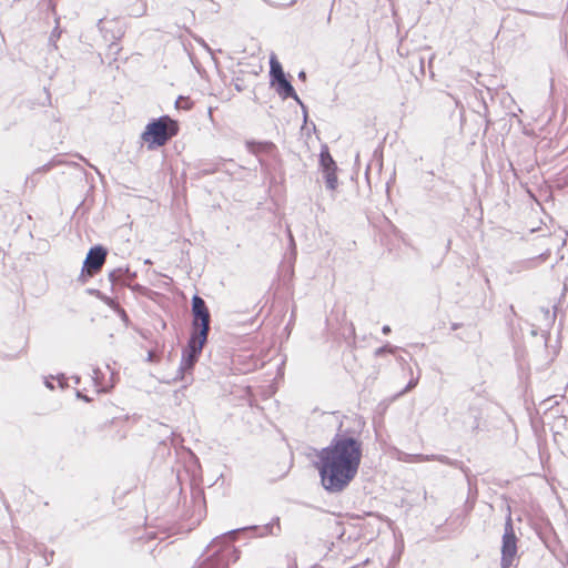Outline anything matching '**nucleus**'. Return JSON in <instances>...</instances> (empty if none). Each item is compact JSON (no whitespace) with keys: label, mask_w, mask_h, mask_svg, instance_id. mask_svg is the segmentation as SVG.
Segmentation results:
<instances>
[{"label":"nucleus","mask_w":568,"mask_h":568,"mask_svg":"<svg viewBox=\"0 0 568 568\" xmlns=\"http://www.w3.org/2000/svg\"><path fill=\"white\" fill-rule=\"evenodd\" d=\"M316 457L323 488L329 494L344 491L361 466L363 443L359 434L339 428L329 445L318 450Z\"/></svg>","instance_id":"obj_1"},{"label":"nucleus","mask_w":568,"mask_h":568,"mask_svg":"<svg viewBox=\"0 0 568 568\" xmlns=\"http://www.w3.org/2000/svg\"><path fill=\"white\" fill-rule=\"evenodd\" d=\"M258 526L237 528L215 537L209 546L210 554L201 558L195 568H229L231 557L239 559V551L231 546L234 536L245 529H257Z\"/></svg>","instance_id":"obj_2"},{"label":"nucleus","mask_w":568,"mask_h":568,"mask_svg":"<svg viewBox=\"0 0 568 568\" xmlns=\"http://www.w3.org/2000/svg\"><path fill=\"white\" fill-rule=\"evenodd\" d=\"M179 122L170 115L152 119L141 133V139L148 145V150H155L165 145L179 133Z\"/></svg>","instance_id":"obj_3"},{"label":"nucleus","mask_w":568,"mask_h":568,"mask_svg":"<svg viewBox=\"0 0 568 568\" xmlns=\"http://www.w3.org/2000/svg\"><path fill=\"white\" fill-rule=\"evenodd\" d=\"M207 337L206 335H199L191 332L186 346L182 349L176 378L187 381V377L192 375V371L202 354Z\"/></svg>","instance_id":"obj_4"},{"label":"nucleus","mask_w":568,"mask_h":568,"mask_svg":"<svg viewBox=\"0 0 568 568\" xmlns=\"http://www.w3.org/2000/svg\"><path fill=\"white\" fill-rule=\"evenodd\" d=\"M191 312V332L209 336L211 329V314L205 301L197 294H194L192 297Z\"/></svg>","instance_id":"obj_5"},{"label":"nucleus","mask_w":568,"mask_h":568,"mask_svg":"<svg viewBox=\"0 0 568 568\" xmlns=\"http://www.w3.org/2000/svg\"><path fill=\"white\" fill-rule=\"evenodd\" d=\"M106 256L108 248L103 245L97 244L90 247L83 261L82 271L78 281L85 283L87 277H92L99 273L105 263Z\"/></svg>","instance_id":"obj_6"},{"label":"nucleus","mask_w":568,"mask_h":568,"mask_svg":"<svg viewBox=\"0 0 568 568\" xmlns=\"http://www.w3.org/2000/svg\"><path fill=\"white\" fill-rule=\"evenodd\" d=\"M516 554L517 537L513 525L511 514L509 513L506 518L501 541V568H509L513 565Z\"/></svg>","instance_id":"obj_7"},{"label":"nucleus","mask_w":568,"mask_h":568,"mask_svg":"<svg viewBox=\"0 0 568 568\" xmlns=\"http://www.w3.org/2000/svg\"><path fill=\"white\" fill-rule=\"evenodd\" d=\"M246 150L257 156L258 163L264 166V161L261 158L262 154H265L271 158H275L277 153V146L271 141H255L247 140L245 142Z\"/></svg>","instance_id":"obj_8"},{"label":"nucleus","mask_w":568,"mask_h":568,"mask_svg":"<svg viewBox=\"0 0 568 568\" xmlns=\"http://www.w3.org/2000/svg\"><path fill=\"white\" fill-rule=\"evenodd\" d=\"M110 24H112V28H109L106 26V23L104 22V19H99L97 27H98L99 31L101 32V34L103 36L104 40L111 42L109 48L111 50H114V52L116 53L119 51L116 40H120L123 37L124 31L114 21L110 22Z\"/></svg>","instance_id":"obj_9"},{"label":"nucleus","mask_w":568,"mask_h":568,"mask_svg":"<svg viewBox=\"0 0 568 568\" xmlns=\"http://www.w3.org/2000/svg\"><path fill=\"white\" fill-rule=\"evenodd\" d=\"M487 400L483 396H476L473 400L469 402L468 405V415L471 419L470 427L473 432H478L483 415V407L486 405Z\"/></svg>","instance_id":"obj_10"},{"label":"nucleus","mask_w":568,"mask_h":568,"mask_svg":"<svg viewBox=\"0 0 568 568\" xmlns=\"http://www.w3.org/2000/svg\"><path fill=\"white\" fill-rule=\"evenodd\" d=\"M271 87H273L276 91V93L282 99H288L293 98L298 104H301L303 108V103L300 100L298 95L295 92V89L293 88L292 83L286 79V77L280 78L277 80L271 81Z\"/></svg>","instance_id":"obj_11"},{"label":"nucleus","mask_w":568,"mask_h":568,"mask_svg":"<svg viewBox=\"0 0 568 568\" xmlns=\"http://www.w3.org/2000/svg\"><path fill=\"white\" fill-rule=\"evenodd\" d=\"M135 277L136 273L131 272L129 267H118L109 273V281L112 285L121 284L131 286V283Z\"/></svg>","instance_id":"obj_12"},{"label":"nucleus","mask_w":568,"mask_h":568,"mask_svg":"<svg viewBox=\"0 0 568 568\" xmlns=\"http://www.w3.org/2000/svg\"><path fill=\"white\" fill-rule=\"evenodd\" d=\"M318 162L322 172L328 170H337V164L331 155L327 145H322Z\"/></svg>","instance_id":"obj_13"},{"label":"nucleus","mask_w":568,"mask_h":568,"mask_svg":"<svg viewBox=\"0 0 568 568\" xmlns=\"http://www.w3.org/2000/svg\"><path fill=\"white\" fill-rule=\"evenodd\" d=\"M413 462H417V463H422V462H428V460H437L442 464H445V465H448V466H453V467H457L459 462L457 460H453L450 459L449 457L445 456V455H423V454H417V455H414L413 456Z\"/></svg>","instance_id":"obj_14"},{"label":"nucleus","mask_w":568,"mask_h":568,"mask_svg":"<svg viewBox=\"0 0 568 568\" xmlns=\"http://www.w3.org/2000/svg\"><path fill=\"white\" fill-rule=\"evenodd\" d=\"M286 77L282 64L275 55L270 58V82L280 78Z\"/></svg>","instance_id":"obj_15"},{"label":"nucleus","mask_w":568,"mask_h":568,"mask_svg":"<svg viewBox=\"0 0 568 568\" xmlns=\"http://www.w3.org/2000/svg\"><path fill=\"white\" fill-rule=\"evenodd\" d=\"M281 534L280 517H274L268 524L262 527L261 536H278Z\"/></svg>","instance_id":"obj_16"},{"label":"nucleus","mask_w":568,"mask_h":568,"mask_svg":"<svg viewBox=\"0 0 568 568\" xmlns=\"http://www.w3.org/2000/svg\"><path fill=\"white\" fill-rule=\"evenodd\" d=\"M325 186L329 191H335L338 186L337 170L323 171Z\"/></svg>","instance_id":"obj_17"},{"label":"nucleus","mask_w":568,"mask_h":568,"mask_svg":"<svg viewBox=\"0 0 568 568\" xmlns=\"http://www.w3.org/2000/svg\"><path fill=\"white\" fill-rule=\"evenodd\" d=\"M396 349H397L396 346H392L389 344H386V345H383V346L378 347L375 351V356L376 357H381V356H383L386 353L394 354L396 352Z\"/></svg>","instance_id":"obj_18"},{"label":"nucleus","mask_w":568,"mask_h":568,"mask_svg":"<svg viewBox=\"0 0 568 568\" xmlns=\"http://www.w3.org/2000/svg\"><path fill=\"white\" fill-rule=\"evenodd\" d=\"M60 34H61V31H59L58 28H54L53 31L50 34L49 41L50 42H55L57 39L60 38Z\"/></svg>","instance_id":"obj_19"},{"label":"nucleus","mask_w":568,"mask_h":568,"mask_svg":"<svg viewBox=\"0 0 568 568\" xmlns=\"http://www.w3.org/2000/svg\"><path fill=\"white\" fill-rule=\"evenodd\" d=\"M181 101H184V102H185V105H184L183 108H185V109H190V106H191V105H190L189 99H185V98H183V97H179V99L176 100V103H175V104H176V106H178V108H180V103H181Z\"/></svg>","instance_id":"obj_20"},{"label":"nucleus","mask_w":568,"mask_h":568,"mask_svg":"<svg viewBox=\"0 0 568 568\" xmlns=\"http://www.w3.org/2000/svg\"><path fill=\"white\" fill-rule=\"evenodd\" d=\"M417 385V381H409L408 384L406 385V387L404 388V390L402 393H405V392H408L410 389H413L415 386Z\"/></svg>","instance_id":"obj_21"},{"label":"nucleus","mask_w":568,"mask_h":568,"mask_svg":"<svg viewBox=\"0 0 568 568\" xmlns=\"http://www.w3.org/2000/svg\"><path fill=\"white\" fill-rule=\"evenodd\" d=\"M390 332H392V328H390V326H389V325H384V326L382 327V333H383L384 335H388Z\"/></svg>","instance_id":"obj_22"},{"label":"nucleus","mask_w":568,"mask_h":568,"mask_svg":"<svg viewBox=\"0 0 568 568\" xmlns=\"http://www.w3.org/2000/svg\"><path fill=\"white\" fill-rule=\"evenodd\" d=\"M121 317H122V320H123L124 322H128V321H129V317H128V315H126V313H125V311H124V310H121Z\"/></svg>","instance_id":"obj_23"},{"label":"nucleus","mask_w":568,"mask_h":568,"mask_svg":"<svg viewBox=\"0 0 568 568\" xmlns=\"http://www.w3.org/2000/svg\"><path fill=\"white\" fill-rule=\"evenodd\" d=\"M58 381H59L60 386H61V387H64V383H65V378H64V376H63V375H61V376L58 378Z\"/></svg>","instance_id":"obj_24"},{"label":"nucleus","mask_w":568,"mask_h":568,"mask_svg":"<svg viewBox=\"0 0 568 568\" xmlns=\"http://www.w3.org/2000/svg\"><path fill=\"white\" fill-rule=\"evenodd\" d=\"M298 79L305 80L306 79V72L305 71H300L298 72Z\"/></svg>","instance_id":"obj_25"},{"label":"nucleus","mask_w":568,"mask_h":568,"mask_svg":"<svg viewBox=\"0 0 568 568\" xmlns=\"http://www.w3.org/2000/svg\"><path fill=\"white\" fill-rule=\"evenodd\" d=\"M44 384H45V386H47L48 388H50V389H53V388H54V386H53L52 382H50V381H48V379H45Z\"/></svg>","instance_id":"obj_26"},{"label":"nucleus","mask_w":568,"mask_h":568,"mask_svg":"<svg viewBox=\"0 0 568 568\" xmlns=\"http://www.w3.org/2000/svg\"><path fill=\"white\" fill-rule=\"evenodd\" d=\"M424 62H425V59L424 58H419V65H420L422 72H424Z\"/></svg>","instance_id":"obj_27"},{"label":"nucleus","mask_w":568,"mask_h":568,"mask_svg":"<svg viewBox=\"0 0 568 568\" xmlns=\"http://www.w3.org/2000/svg\"><path fill=\"white\" fill-rule=\"evenodd\" d=\"M132 290L133 291H141V290H143V286H141L140 284H136V285L132 286Z\"/></svg>","instance_id":"obj_28"},{"label":"nucleus","mask_w":568,"mask_h":568,"mask_svg":"<svg viewBox=\"0 0 568 568\" xmlns=\"http://www.w3.org/2000/svg\"><path fill=\"white\" fill-rule=\"evenodd\" d=\"M459 327H460V324H458V323H454V324L452 325V329H454V331H455V329H457V328H459Z\"/></svg>","instance_id":"obj_29"},{"label":"nucleus","mask_w":568,"mask_h":568,"mask_svg":"<svg viewBox=\"0 0 568 568\" xmlns=\"http://www.w3.org/2000/svg\"><path fill=\"white\" fill-rule=\"evenodd\" d=\"M148 361L153 362V353L152 352H149Z\"/></svg>","instance_id":"obj_30"},{"label":"nucleus","mask_w":568,"mask_h":568,"mask_svg":"<svg viewBox=\"0 0 568 568\" xmlns=\"http://www.w3.org/2000/svg\"><path fill=\"white\" fill-rule=\"evenodd\" d=\"M13 1H14V0H3V2H2V3H3V4H6V6H9V4H10L11 2H13Z\"/></svg>","instance_id":"obj_31"},{"label":"nucleus","mask_w":568,"mask_h":568,"mask_svg":"<svg viewBox=\"0 0 568 568\" xmlns=\"http://www.w3.org/2000/svg\"><path fill=\"white\" fill-rule=\"evenodd\" d=\"M290 240H291L292 244H294L293 235L291 233H290Z\"/></svg>","instance_id":"obj_32"},{"label":"nucleus","mask_w":568,"mask_h":568,"mask_svg":"<svg viewBox=\"0 0 568 568\" xmlns=\"http://www.w3.org/2000/svg\"><path fill=\"white\" fill-rule=\"evenodd\" d=\"M145 13V8H143L142 12L140 13V16L144 14Z\"/></svg>","instance_id":"obj_33"}]
</instances>
